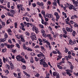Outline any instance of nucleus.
Instances as JSON below:
<instances>
[{
  "instance_id": "nucleus-44",
  "label": "nucleus",
  "mask_w": 78,
  "mask_h": 78,
  "mask_svg": "<svg viewBox=\"0 0 78 78\" xmlns=\"http://www.w3.org/2000/svg\"><path fill=\"white\" fill-rule=\"evenodd\" d=\"M12 52L13 53H16L17 52V50L16 49H15L13 50L12 51Z\"/></svg>"
},
{
  "instance_id": "nucleus-30",
  "label": "nucleus",
  "mask_w": 78,
  "mask_h": 78,
  "mask_svg": "<svg viewBox=\"0 0 78 78\" xmlns=\"http://www.w3.org/2000/svg\"><path fill=\"white\" fill-rule=\"evenodd\" d=\"M69 43L70 45H73V42L72 41V40L69 41Z\"/></svg>"
},
{
  "instance_id": "nucleus-20",
  "label": "nucleus",
  "mask_w": 78,
  "mask_h": 78,
  "mask_svg": "<svg viewBox=\"0 0 78 78\" xmlns=\"http://www.w3.org/2000/svg\"><path fill=\"white\" fill-rule=\"evenodd\" d=\"M31 35H32L33 37H36V34L34 33L33 32L31 33Z\"/></svg>"
},
{
  "instance_id": "nucleus-62",
  "label": "nucleus",
  "mask_w": 78,
  "mask_h": 78,
  "mask_svg": "<svg viewBox=\"0 0 78 78\" xmlns=\"http://www.w3.org/2000/svg\"><path fill=\"white\" fill-rule=\"evenodd\" d=\"M39 48V45H36L34 47L35 48Z\"/></svg>"
},
{
  "instance_id": "nucleus-21",
  "label": "nucleus",
  "mask_w": 78,
  "mask_h": 78,
  "mask_svg": "<svg viewBox=\"0 0 78 78\" xmlns=\"http://www.w3.org/2000/svg\"><path fill=\"white\" fill-rule=\"evenodd\" d=\"M20 61H21L22 62H24V63H26V62H25V59L24 58H22L21 59Z\"/></svg>"
},
{
  "instance_id": "nucleus-51",
  "label": "nucleus",
  "mask_w": 78,
  "mask_h": 78,
  "mask_svg": "<svg viewBox=\"0 0 78 78\" xmlns=\"http://www.w3.org/2000/svg\"><path fill=\"white\" fill-rule=\"evenodd\" d=\"M25 34L27 36H30V33L27 32H26Z\"/></svg>"
},
{
  "instance_id": "nucleus-52",
  "label": "nucleus",
  "mask_w": 78,
  "mask_h": 78,
  "mask_svg": "<svg viewBox=\"0 0 78 78\" xmlns=\"http://www.w3.org/2000/svg\"><path fill=\"white\" fill-rule=\"evenodd\" d=\"M5 15H2L1 16V17H2V19H4V18H5Z\"/></svg>"
},
{
  "instance_id": "nucleus-49",
  "label": "nucleus",
  "mask_w": 78,
  "mask_h": 78,
  "mask_svg": "<svg viewBox=\"0 0 78 78\" xmlns=\"http://www.w3.org/2000/svg\"><path fill=\"white\" fill-rule=\"evenodd\" d=\"M42 40L43 41L44 43L46 42V39H45L43 38Z\"/></svg>"
},
{
  "instance_id": "nucleus-26",
  "label": "nucleus",
  "mask_w": 78,
  "mask_h": 78,
  "mask_svg": "<svg viewBox=\"0 0 78 78\" xmlns=\"http://www.w3.org/2000/svg\"><path fill=\"white\" fill-rule=\"evenodd\" d=\"M65 52L66 53H67L68 52V51H69V49H68L66 48V47H65Z\"/></svg>"
},
{
  "instance_id": "nucleus-14",
  "label": "nucleus",
  "mask_w": 78,
  "mask_h": 78,
  "mask_svg": "<svg viewBox=\"0 0 78 78\" xmlns=\"http://www.w3.org/2000/svg\"><path fill=\"white\" fill-rule=\"evenodd\" d=\"M62 30L63 33H65V34L66 35L67 34V31L66 30V29L64 28H62Z\"/></svg>"
},
{
  "instance_id": "nucleus-27",
  "label": "nucleus",
  "mask_w": 78,
  "mask_h": 78,
  "mask_svg": "<svg viewBox=\"0 0 78 78\" xmlns=\"http://www.w3.org/2000/svg\"><path fill=\"white\" fill-rule=\"evenodd\" d=\"M40 55L41 56H42L43 58H44V59H45V55H44V54H43V53H41V54H40Z\"/></svg>"
},
{
  "instance_id": "nucleus-41",
  "label": "nucleus",
  "mask_w": 78,
  "mask_h": 78,
  "mask_svg": "<svg viewBox=\"0 0 78 78\" xmlns=\"http://www.w3.org/2000/svg\"><path fill=\"white\" fill-rule=\"evenodd\" d=\"M62 74L63 76H66V73L65 72H62Z\"/></svg>"
},
{
  "instance_id": "nucleus-10",
  "label": "nucleus",
  "mask_w": 78,
  "mask_h": 78,
  "mask_svg": "<svg viewBox=\"0 0 78 78\" xmlns=\"http://www.w3.org/2000/svg\"><path fill=\"white\" fill-rule=\"evenodd\" d=\"M30 37L31 38L32 41H34V40H36V39H37L36 37H33L32 36H30Z\"/></svg>"
},
{
  "instance_id": "nucleus-58",
  "label": "nucleus",
  "mask_w": 78,
  "mask_h": 78,
  "mask_svg": "<svg viewBox=\"0 0 78 78\" xmlns=\"http://www.w3.org/2000/svg\"><path fill=\"white\" fill-rule=\"evenodd\" d=\"M41 19H42L41 23L42 24H43V25H44V23L45 22H44V19H43L42 18Z\"/></svg>"
},
{
  "instance_id": "nucleus-55",
  "label": "nucleus",
  "mask_w": 78,
  "mask_h": 78,
  "mask_svg": "<svg viewBox=\"0 0 78 78\" xmlns=\"http://www.w3.org/2000/svg\"><path fill=\"white\" fill-rule=\"evenodd\" d=\"M78 25L76 23H74V27H77V26H78Z\"/></svg>"
},
{
  "instance_id": "nucleus-64",
  "label": "nucleus",
  "mask_w": 78,
  "mask_h": 78,
  "mask_svg": "<svg viewBox=\"0 0 78 78\" xmlns=\"http://www.w3.org/2000/svg\"><path fill=\"white\" fill-rule=\"evenodd\" d=\"M70 68L71 70H73V66L71 65L70 66Z\"/></svg>"
},
{
  "instance_id": "nucleus-32",
  "label": "nucleus",
  "mask_w": 78,
  "mask_h": 78,
  "mask_svg": "<svg viewBox=\"0 0 78 78\" xmlns=\"http://www.w3.org/2000/svg\"><path fill=\"white\" fill-rule=\"evenodd\" d=\"M73 3L75 5H77L78 3V1H73Z\"/></svg>"
},
{
  "instance_id": "nucleus-61",
  "label": "nucleus",
  "mask_w": 78,
  "mask_h": 78,
  "mask_svg": "<svg viewBox=\"0 0 78 78\" xmlns=\"http://www.w3.org/2000/svg\"><path fill=\"white\" fill-rule=\"evenodd\" d=\"M76 40H74L73 42V44H76Z\"/></svg>"
},
{
  "instance_id": "nucleus-59",
  "label": "nucleus",
  "mask_w": 78,
  "mask_h": 78,
  "mask_svg": "<svg viewBox=\"0 0 78 78\" xmlns=\"http://www.w3.org/2000/svg\"><path fill=\"white\" fill-rule=\"evenodd\" d=\"M26 20L27 22H30V21L29 20V19L27 17H26Z\"/></svg>"
},
{
  "instance_id": "nucleus-33",
  "label": "nucleus",
  "mask_w": 78,
  "mask_h": 78,
  "mask_svg": "<svg viewBox=\"0 0 78 78\" xmlns=\"http://www.w3.org/2000/svg\"><path fill=\"white\" fill-rule=\"evenodd\" d=\"M6 67L7 69H10V67H9V65L7 64L6 65Z\"/></svg>"
},
{
  "instance_id": "nucleus-17",
  "label": "nucleus",
  "mask_w": 78,
  "mask_h": 78,
  "mask_svg": "<svg viewBox=\"0 0 78 78\" xmlns=\"http://www.w3.org/2000/svg\"><path fill=\"white\" fill-rule=\"evenodd\" d=\"M22 5H17V8H18V9H19L20 8H22Z\"/></svg>"
},
{
  "instance_id": "nucleus-11",
  "label": "nucleus",
  "mask_w": 78,
  "mask_h": 78,
  "mask_svg": "<svg viewBox=\"0 0 78 78\" xmlns=\"http://www.w3.org/2000/svg\"><path fill=\"white\" fill-rule=\"evenodd\" d=\"M10 67L12 70V69H13L14 68V65L12 64V63H10Z\"/></svg>"
},
{
  "instance_id": "nucleus-15",
  "label": "nucleus",
  "mask_w": 78,
  "mask_h": 78,
  "mask_svg": "<svg viewBox=\"0 0 78 78\" xmlns=\"http://www.w3.org/2000/svg\"><path fill=\"white\" fill-rule=\"evenodd\" d=\"M23 49H24V50H27V47L25 45V43H24L23 44Z\"/></svg>"
},
{
  "instance_id": "nucleus-13",
  "label": "nucleus",
  "mask_w": 78,
  "mask_h": 78,
  "mask_svg": "<svg viewBox=\"0 0 78 78\" xmlns=\"http://www.w3.org/2000/svg\"><path fill=\"white\" fill-rule=\"evenodd\" d=\"M6 38H1L0 39V42H5V41H6Z\"/></svg>"
},
{
  "instance_id": "nucleus-63",
  "label": "nucleus",
  "mask_w": 78,
  "mask_h": 78,
  "mask_svg": "<svg viewBox=\"0 0 78 78\" xmlns=\"http://www.w3.org/2000/svg\"><path fill=\"white\" fill-rule=\"evenodd\" d=\"M8 33H11L12 32L11 31V29H9L8 31Z\"/></svg>"
},
{
  "instance_id": "nucleus-8",
  "label": "nucleus",
  "mask_w": 78,
  "mask_h": 78,
  "mask_svg": "<svg viewBox=\"0 0 78 78\" xmlns=\"http://www.w3.org/2000/svg\"><path fill=\"white\" fill-rule=\"evenodd\" d=\"M67 5H68V6H69V9H73V5H69V3H67Z\"/></svg>"
},
{
  "instance_id": "nucleus-34",
  "label": "nucleus",
  "mask_w": 78,
  "mask_h": 78,
  "mask_svg": "<svg viewBox=\"0 0 78 78\" xmlns=\"http://www.w3.org/2000/svg\"><path fill=\"white\" fill-rule=\"evenodd\" d=\"M16 58L18 61H20L21 59H22V58H17V57H16Z\"/></svg>"
},
{
  "instance_id": "nucleus-5",
  "label": "nucleus",
  "mask_w": 78,
  "mask_h": 78,
  "mask_svg": "<svg viewBox=\"0 0 78 78\" xmlns=\"http://www.w3.org/2000/svg\"><path fill=\"white\" fill-rule=\"evenodd\" d=\"M46 15H48V16H47V17H48V18L51 19V18H53V15L51 14H49L47 13Z\"/></svg>"
},
{
  "instance_id": "nucleus-35",
  "label": "nucleus",
  "mask_w": 78,
  "mask_h": 78,
  "mask_svg": "<svg viewBox=\"0 0 78 78\" xmlns=\"http://www.w3.org/2000/svg\"><path fill=\"white\" fill-rule=\"evenodd\" d=\"M41 31L42 33H45V30H44L43 29H42L41 30Z\"/></svg>"
},
{
  "instance_id": "nucleus-36",
  "label": "nucleus",
  "mask_w": 78,
  "mask_h": 78,
  "mask_svg": "<svg viewBox=\"0 0 78 78\" xmlns=\"http://www.w3.org/2000/svg\"><path fill=\"white\" fill-rule=\"evenodd\" d=\"M39 26L40 28H44V26L42 25H39Z\"/></svg>"
},
{
  "instance_id": "nucleus-29",
  "label": "nucleus",
  "mask_w": 78,
  "mask_h": 78,
  "mask_svg": "<svg viewBox=\"0 0 78 78\" xmlns=\"http://www.w3.org/2000/svg\"><path fill=\"white\" fill-rule=\"evenodd\" d=\"M4 36L5 37V38H6H6H8V34H6V33H5L4 35Z\"/></svg>"
},
{
  "instance_id": "nucleus-25",
  "label": "nucleus",
  "mask_w": 78,
  "mask_h": 78,
  "mask_svg": "<svg viewBox=\"0 0 78 78\" xmlns=\"http://www.w3.org/2000/svg\"><path fill=\"white\" fill-rule=\"evenodd\" d=\"M57 66L59 68V69H61V70L62 69H63V68H62V66H60V65H58Z\"/></svg>"
},
{
  "instance_id": "nucleus-60",
  "label": "nucleus",
  "mask_w": 78,
  "mask_h": 78,
  "mask_svg": "<svg viewBox=\"0 0 78 78\" xmlns=\"http://www.w3.org/2000/svg\"><path fill=\"white\" fill-rule=\"evenodd\" d=\"M2 25H3V27H4L5 26V22H2Z\"/></svg>"
},
{
  "instance_id": "nucleus-19",
  "label": "nucleus",
  "mask_w": 78,
  "mask_h": 78,
  "mask_svg": "<svg viewBox=\"0 0 78 78\" xmlns=\"http://www.w3.org/2000/svg\"><path fill=\"white\" fill-rule=\"evenodd\" d=\"M30 62L31 63H33L34 62V60L33 58V57H31L30 59Z\"/></svg>"
},
{
  "instance_id": "nucleus-12",
  "label": "nucleus",
  "mask_w": 78,
  "mask_h": 78,
  "mask_svg": "<svg viewBox=\"0 0 78 78\" xmlns=\"http://www.w3.org/2000/svg\"><path fill=\"white\" fill-rule=\"evenodd\" d=\"M43 66L44 67H48V65L46 63V62H44L43 63Z\"/></svg>"
},
{
  "instance_id": "nucleus-3",
  "label": "nucleus",
  "mask_w": 78,
  "mask_h": 78,
  "mask_svg": "<svg viewBox=\"0 0 78 78\" xmlns=\"http://www.w3.org/2000/svg\"><path fill=\"white\" fill-rule=\"evenodd\" d=\"M32 30H33V31H34L35 30V32L36 33H37H37H39V31H38V28H37V27H36L34 26L33 27Z\"/></svg>"
},
{
  "instance_id": "nucleus-37",
  "label": "nucleus",
  "mask_w": 78,
  "mask_h": 78,
  "mask_svg": "<svg viewBox=\"0 0 78 78\" xmlns=\"http://www.w3.org/2000/svg\"><path fill=\"white\" fill-rule=\"evenodd\" d=\"M41 14H43V16H44L45 15V11L44 10H42L41 11Z\"/></svg>"
},
{
  "instance_id": "nucleus-22",
  "label": "nucleus",
  "mask_w": 78,
  "mask_h": 78,
  "mask_svg": "<svg viewBox=\"0 0 78 78\" xmlns=\"http://www.w3.org/2000/svg\"><path fill=\"white\" fill-rule=\"evenodd\" d=\"M25 75L26 76H30V75L27 73V72L25 71H23Z\"/></svg>"
},
{
  "instance_id": "nucleus-45",
  "label": "nucleus",
  "mask_w": 78,
  "mask_h": 78,
  "mask_svg": "<svg viewBox=\"0 0 78 78\" xmlns=\"http://www.w3.org/2000/svg\"><path fill=\"white\" fill-rule=\"evenodd\" d=\"M69 29H70L69 30V32H70V33L72 32V31H73V29H72L71 28H70Z\"/></svg>"
},
{
  "instance_id": "nucleus-6",
  "label": "nucleus",
  "mask_w": 78,
  "mask_h": 78,
  "mask_svg": "<svg viewBox=\"0 0 78 78\" xmlns=\"http://www.w3.org/2000/svg\"><path fill=\"white\" fill-rule=\"evenodd\" d=\"M19 37H20L21 38V41L22 42H25V40H24V38H23V37L22 36V35H20Z\"/></svg>"
},
{
  "instance_id": "nucleus-23",
  "label": "nucleus",
  "mask_w": 78,
  "mask_h": 78,
  "mask_svg": "<svg viewBox=\"0 0 78 78\" xmlns=\"http://www.w3.org/2000/svg\"><path fill=\"white\" fill-rule=\"evenodd\" d=\"M16 58H22V57L20 55H18L17 56V57H16Z\"/></svg>"
},
{
  "instance_id": "nucleus-18",
  "label": "nucleus",
  "mask_w": 78,
  "mask_h": 78,
  "mask_svg": "<svg viewBox=\"0 0 78 78\" xmlns=\"http://www.w3.org/2000/svg\"><path fill=\"white\" fill-rule=\"evenodd\" d=\"M22 69H23V70H25L26 69H27V67H26V66L25 65L22 66Z\"/></svg>"
},
{
  "instance_id": "nucleus-53",
  "label": "nucleus",
  "mask_w": 78,
  "mask_h": 78,
  "mask_svg": "<svg viewBox=\"0 0 78 78\" xmlns=\"http://www.w3.org/2000/svg\"><path fill=\"white\" fill-rule=\"evenodd\" d=\"M52 53L54 54H57V52H56V51H52Z\"/></svg>"
},
{
  "instance_id": "nucleus-28",
  "label": "nucleus",
  "mask_w": 78,
  "mask_h": 78,
  "mask_svg": "<svg viewBox=\"0 0 78 78\" xmlns=\"http://www.w3.org/2000/svg\"><path fill=\"white\" fill-rule=\"evenodd\" d=\"M66 31H68V32H69V31H70V30H70V28H69L68 27H67L66 28Z\"/></svg>"
},
{
  "instance_id": "nucleus-57",
  "label": "nucleus",
  "mask_w": 78,
  "mask_h": 78,
  "mask_svg": "<svg viewBox=\"0 0 78 78\" xmlns=\"http://www.w3.org/2000/svg\"><path fill=\"white\" fill-rule=\"evenodd\" d=\"M44 25H45V26L47 25H48V23L45 22L44 23Z\"/></svg>"
},
{
  "instance_id": "nucleus-42",
  "label": "nucleus",
  "mask_w": 78,
  "mask_h": 78,
  "mask_svg": "<svg viewBox=\"0 0 78 78\" xmlns=\"http://www.w3.org/2000/svg\"><path fill=\"white\" fill-rule=\"evenodd\" d=\"M46 44H47L48 46L50 45V42H49L48 41H46Z\"/></svg>"
},
{
  "instance_id": "nucleus-1",
  "label": "nucleus",
  "mask_w": 78,
  "mask_h": 78,
  "mask_svg": "<svg viewBox=\"0 0 78 78\" xmlns=\"http://www.w3.org/2000/svg\"><path fill=\"white\" fill-rule=\"evenodd\" d=\"M7 14L9 16H11V17H13V15H14L15 12L13 10H11L10 12H8Z\"/></svg>"
},
{
  "instance_id": "nucleus-56",
  "label": "nucleus",
  "mask_w": 78,
  "mask_h": 78,
  "mask_svg": "<svg viewBox=\"0 0 78 78\" xmlns=\"http://www.w3.org/2000/svg\"><path fill=\"white\" fill-rule=\"evenodd\" d=\"M33 6V7H36V5L35 3H33L32 4Z\"/></svg>"
},
{
  "instance_id": "nucleus-7",
  "label": "nucleus",
  "mask_w": 78,
  "mask_h": 78,
  "mask_svg": "<svg viewBox=\"0 0 78 78\" xmlns=\"http://www.w3.org/2000/svg\"><path fill=\"white\" fill-rule=\"evenodd\" d=\"M65 20L66 22V24H68L69 25H70V23L69 22V18L68 17H67V19H66Z\"/></svg>"
},
{
  "instance_id": "nucleus-46",
  "label": "nucleus",
  "mask_w": 78,
  "mask_h": 78,
  "mask_svg": "<svg viewBox=\"0 0 78 78\" xmlns=\"http://www.w3.org/2000/svg\"><path fill=\"white\" fill-rule=\"evenodd\" d=\"M15 27L16 28H17V23H15Z\"/></svg>"
},
{
  "instance_id": "nucleus-2",
  "label": "nucleus",
  "mask_w": 78,
  "mask_h": 78,
  "mask_svg": "<svg viewBox=\"0 0 78 78\" xmlns=\"http://www.w3.org/2000/svg\"><path fill=\"white\" fill-rule=\"evenodd\" d=\"M53 76H56V78H60L59 74L57 72H54L53 73Z\"/></svg>"
},
{
  "instance_id": "nucleus-50",
  "label": "nucleus",
  "mask_w": 78,
  "mask_h": 78,
  "mask_svg": "<svg viewBox=\"0 0 78 78\" xmlns=\"http://www.w3.org/2000/svg\"><path fill=\"white\" fill-rule=\"evenodd\" d=\"M20 25H21V27H25V26H24V24H23V23H21Z\"/></svg>"
},
{
  "instance_id": "nucleus-47",
  "label": "nucleus",
  "mask_w": 78,
  "mask_h": 78,
  "mask_svg": "<svg viewBox=\"0 0 78 78\" xmlns=\"http://www.w3.org/2000/svg\"><path fill=\"white\" fill-rule=\"evenodd\" d=\"M40 61H41V62H42L43 63V62H45V60H44V59H41L40 60Z\"/></svg>"
},
{
  "instance_id": "nucleus-40",
  "label": "nucleus",
  "mask_w": 78,
  "mask_h": 78,
  "mask_svg": "<svg viewBox=\"0 0 78 78\" xmlns=\"http://www.w3.org/2000/svg\"><path fill=\"white\" fill-rule=\"evenodd\" d=\"M16 45L18 48H20V45H19V44L17 43L16 44Z\"/></svg>"
},
{
  "instance_id": "nucleus-43",
  "label": "nucleus",
  "mask_w": 78,
  "mask_h": 78,
  "mask_svg": "<svg viewBox=\"0 0 78 78\" xmlns=\"http://www.w3.org/2000/svg\"><path fill=\"white\" fill-rule=\"evenodd\" d=\"M43 5H44V2H41L40 3V6H42Z\"/></svg>"
},
{
  "instance_id": "nucleus-9",
  "label": "nucleus",
  "mask_w": 78,
  "mask_h": 78,
  "mask_svg": "<svg viewBox=\"0 0 78 78\" xmlns=\"http://www.w3.org/2000/svg\"><path fill=\"white\" fill-rule=\"evenodd\" d=\"M3 61L4 63H5V61L6 62H8V61H9V60L7 58H6L5 59V57H3Z\"/></svg>"
},
{
  "instance_id": "nucleus-48",
  "label": "nucleus",
  "mask_w": 78,
  "mask_h": 78,
  "mask_svg": "<svg viewBox=\"0 0 78 78\" xmlns=\"http://www.w3.org/2000/svg\"><path fill=\"white\" fill-rule=\"evenodd\" d=\"M66 73L67 75H68L69 76H71L72 75L71 73L68 72H66Z\"/></svg>"
},
{
  "instance_id": "nucleus-38",
  "label": "nucleus",
  "mask_w": 78,
  "mask_h": 78,
  "mask_svg": "<svg viewBox=\"0 0 78 78\" xmlns=\"http://www.w3.org/2000/svg\"><path fill=\"white\" fill-rule=\"evenodd\" d=\"M52 4L53 5L55 6H57V4L56 2H53L52 3Z\"/></svg>"
},
{
  "instance_id": "nucleus-39",
  "label": "nucleus",
  "mask_w": 78,
  "mask_h": 78,
  "mask_svg": "<svg viewBox=\"0 0 78 78\" xmlns=\"http://www.w3.org/2000/svg\"><path fill=\"white\" fill-rule=\"evenodd\" d=\"M8 42H9V44H12V42H11V39H9V40Z\"/></svg>"
},
{
  "instance_id": "nucleus-16",
  "label": "nucleus",
  "mask_w": 78,
  "mask_h": 78,
  "mask_svg": "<svg viewBox=\"0 0 78 78\" xmlns=\"http://www.w3.org/2000/svg\"><path fill=\"white\" fill-rule=\"evenodd\" d=\"M76 34V32H75V31L73 30V32L72 33V35L74 36V37H75V35Z\"/></svg>"
},
{
  "instance_id": "nucleus-4",
  "label": "nucleus",
  "mask_w": 78,
  "mask_h": 78,
  "mask_svg": "<svg viewBox=\"0 0 78 78\" xmlns=\"http://www.w3.org/2000/svg\"><path fill=\"white\" fill-rule=\"evenodd\" d=\"M54 15L56 17V21H58V19H59V15H58V13H57V12H55L54 14Z\"/></svg>"
},
{
  "instance_id": "nucleus-54",
  "label": "nucleus",
  "mask_w": 78,
  "mask_h": 78,
  "mask_svg": "<svg viewBox=\"0 0 78 78\" xmlns=\"http://www.w3.org/2000/svg\"><path fill=\"white\" fill-rule=\"evenodd\" d=\"M5 72L6 73H7V74H8V73H9V71H8V70H6Z\"/></svg>"
},
{
  "instance_id": "nucleus-31",
  "label": "nucleus",
  "mask_w": 78,
  "mask_h": 78,
  "mask_svg": "<svg viewBox=\"0 0 78 78\" xmlns=\"http://www.w3.org/2000/svg\"><path fill=\"white\" fill-rule=\"evenodd\" d=\"M27 50L28 51H33V49H31L28 48H27Z\"/></svg>"
},
{
  "instance_id": "nucleus-24",
  "label": "nucleus",
  "mask_w": 78,
  "mask_h": 78,
  "mask_svg": "<svg viewBox=\"0 0 78 78\" xmlns=\"http://www.w3.org/2000/svg\"><path fill=\"white\" fill-rule=\"evenodd\" d=\"M2 53H5V52H6V48H5L3 49L2 50Z\"/></svg>"
}]
</instances>
